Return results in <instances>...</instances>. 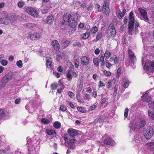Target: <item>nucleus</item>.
I'll use <instances>...</instances> for the list:
<instances>
[{
	"label": "nucleus",
	"mask_w": 154,
	"mask_h": 154,
	"mask_svg": "<svg viewBox=\"0 0 154 154\" xmlns=\"http://www.w3.org/2000/svg\"><path fill=\"white\" fill-rule=\"evenodd\" d=\"M63 19L64 22L68 23L70 27L69 32L73 33L76 30L77 21L70 14H66L63 16Z\"/></svg>",
	"instance_id": "1"
},
{
	"label": "nucleus",
	"mask_w": 154,
	"mask_h": 154,
	"mask_svg": "<svg viewBox=\"0 0 154 154\" xmlns=\"http://www.w3.org/2000/svg\"><path fill=\"white\" fill-rule=\"evenodd\" d=\"M146 124V121L144 119L140 120L137 122L133 121L131 122L129 125L131 130L130 131H131V130L135 131L143 127Z\"/></svg>",
	"instance_id": "2"
},
{
	"label": "nucleus",
	"mask_w": 154,
	"mask_h": 154,
	"mask_svg": "<svg viewBox=\"0 0 154 154\" xmlns=\"http://www.w3.org/2000/svg\"><path fill=\"white\" fill-rule=\"evenodd\" d=\"M3 18L0 19V23L7 25L11 23L12 17H8V13L6 11H3L2 13Z\"/></svg>",
	"instance_id": "3"
},
{
	"label": "nucleus",
	"mask_w": 154,
	"mask_h": 154,
	"mask_svg": "<svg viewBox=\"0 0 154 154\" xmlns=\"http://www.w3.org/2000/svg\"><path fill=\"white\" fill-rule=\"evenodd\" d=\"M64 140L65 141V144L66 146L69 148L74 149L75 148V145L74 143L75 141V138H69L68 137H64Z\"/></svg>",
	"instance_id": "4"
},
{
	"label": "nucleus",
	"mask_w": 154,
	"mask_h": 154,
	"mask_svg": "<svg viewBox=\"0 0 154 154\" xmlns=\"http://www.w3.org/2000/svg\"><path fill=\"white\" fill-rule=\"evenodd\" d=\"M154 132L152 128L149 127L144 132V135L143 136L142 140H145V139H148L150 138L152 136Z\"/></svg>",
	"instance_id": "5"
},
{
	"label": "nucleus",
	"mask_w": 154,
	"mask_h": 154,
	"mask_svg": "<svg viewBox=\"0 0 154 154\" xmlns=\"http://www.w3.org/2000/svg\"><path fill=\"white\" fill-rule=\"evenodd\" d=\"M24 9L27 13L35 17L38 16V13L34 8L31 7H24Z\"/></svg>",
	"instance_id": "6"
},
{
	"label": "nucleus",
	"mask_w": 154,
	"mask_h": 154,
	"mask_svg": "<svg viewBox=\"0 0 154 154\" xmlns=\"http://www.w3.org/2000/svg\"><path fill=\"white\" fill-rule=\"evenodd\" d=\"M138 11L142 16L140 19L149 23H150V20L148 18L146 11L142 8H138Z\"/></svg>",
	"instance_id": "7"
},
{
	"label": "nucleus",
	"mask_w": 154,
	"mask_h": 154,
	"mask_svg": "<svg viewBox=\"0 0 154 154\" xmlns=\"http://www.w3.org/2000/svg\"><path fill=\"white\" fill-rule=\"evenodd\" d=\"M143 68L145 70H147L149 73L154 72V60L148 64L146 62Z\"/></svg>",
	"instance_id": "8"
},
{
	"label": "nucleus",
	"mask_w": 154,
	"mask_h": 154,
	"mask_svg": "<svg viewBox=\"0 0 154 154\" xmlns=\"http://www.w3.org/2000/svg\"><path fill=\"white\" fill-rule=\"evenodd\" d=\"M68 134H65L64 137H68L69 138H74V137L78 134V132L75 130L70 128L68 130Z\"/></svg>",
	"instance_id": "9"
},
{
	"label": "nucleus",
	"mask_w": 154,
	"mask_h": 154,
	"mask_svg": "<svg viewBox=\"0 0 154 154\" xmlns=\"http://www.w3.org/2000/svg\"><path fill=\"white\" fill-rule=\"evenodd\" d=\"M77 73L72 70H68L66 72V76L68 80L69 81L72 79L73 76L76 77L77 76Z\"/></svg>",
	"instance_id": "10"
},
{
	"label": "nucleus",
	"mask_w": 154,
	"mask_h": 154,
	"mask_svg": "<svg viewBox=\"0 0 154 154\" xmlns=\"http://www.w3.org/2000/svg\"><path fill=\"white\" fill-rule=\"evenodd\" d=\"M107 33L109 36H114L116 34V30L114 26L112 24L109 25L108 27Z\"/></svg>",
	"instance_id": "11"
},
{
	"label": "nucleus",
	"mask_w": 154,
	"mask_h": 154,
	"mask_svg": "<svg viewBox=\"0 0 154 154\" xmlns=\"http://www.w3.org/2000/svg\"><path fill=\"white\" fill-rule=\"evenodd\" d=\"M81 63L84 66L88 65L89 63V60L88 57L86 56H83L81 58Z\"/></svg>",
	"instance_id": "12"
},
{
	"label": "nucleus",
	"mask_w": 154,
	"mask_h": 154,
	"mask_svg": "<svg viewBox=\"0 0 154 154\" xmlns=\"http://www.w3.org/2000/svg\"><path fill=\"white\" fill-rule=\"evenodd\" d=\"M141 99L142 101L144 102H149L151 100V99L150 95L146 92L143 95L141 96Z\"/></svg>",
	"instance_id": "13"
},
{
	"label": "nucleus",
	"mask_w": 154,
	"mask_h": 154,
	"mask_svg": "<svg viewBox=\"0 0 154 154\" xmlns=\"http://www.w3.org/2000/svg\"><path fill=\"white\" fill-rule=\"evenodd\" d=\"M126 13V10L125 8L123 9L122 12L119 9L116 12V15L117 17L120 19L122 18L124 16L125 13Z\"/></svg>",
	"instance_id": "14"
},
{
	"label": "nucleus",
	"mask_w": 154,
	"mask_h": 154,
	"mask_svg": "<svg viewBox=\"0 0 154 154\" xmlns=\"http://www.w3.org/2000/svg\"><path fill=\"white\" fill-rule=\"evenodd\" d=\"M34 139L33 138L30 139L29 138H27V144L28 146L29 147L30 146H33L34 147H35V143L37 142V140H33Z\"/></svg>",
	"instance_id": "15"
},
{
	"label": "nucleus",
	"mask_w": 154,
	"mask_h": 154,
	"mask_svg": "<svg viewBox=\"0 0 154 154\" xmlns=\"http://www.w3.org/2000/svg\"><path fill=\"white\" fill-rule=\"evenodd\" d=\"M139 136L136 135L134 136V138L133 140V141H134L136 143H137V145L139 143H141V142H143L145 140H142L141 138H142V136H140V138Z\"/></svg>",
	"instance_id": "16"
},
{
	"label": "nucleus",
	"mask_w": 154,
	"mask_h": 154,
	"mask_svg": "<svg viewBox=\"0 0 154 154\" xmlns=\"http://www.w3.org/2000/svg\"><path fill=\"white\" fill-rule=\"evenodd\" d=\"M128 53L131 62L134 63L136 60V57L134 56V53L132 50L130 49L128 50Z\"/></svg>",
	"instance_id": "17"
},
{
	"label": "nucleus",
	"mask_w": 154,
	"mask_h": 154,
	"mask_svg": "<svg viewBox=\"0 0 154 154\" xmlns=\"http://www.w3.org/2000/svg\"><path fill=\"white\" fill-rule=\"evenodd\" d=\"M147 148L149 151H154V142H151L146 144Z\"/></svg>",
	"instance_id": "18"
},
{
	"label": "nucleus",
	"mask_w": 154,
	"mask_h": 154,
	"mask_svg": "<svg viewBox=\"0 0 154 154\" xmlns=\"http://www.w3.org/2000/svg\"><path fill=\"white\" fill-rule=\"evenodd\" d=\"M103 10L106 15H108L109 14V7L106 6V2H105L103 5Z\"/></svg>",
	"instance_id": "19"
},
{
	"label": "nucleus",
	"mask_w": 154,
	"mask_h": 154,
	"mask_svg": "<svg viewBox=\"0 0 154 154\" xmlns=\"http://www.w3.org/2000/svg\"><path fill=\"white\" fill-rule=\"evenodd\" d=\"M113 140L109 138L106 139L104 141V143L108 145H112L113 144Z\"/></svg>",
	"instance_id": "20"
},
{
	"label": "nucleus",
	"mask_w": 154,
	"mask_h": 154,
	"mask_svg": "<svg viewBox=\"0 0 154 154\" xmlns=\"http://www.w3.org/2000/svg\"><path fill=\"white\" fill-rule=\"evenodd\" d=\"M141 152L142 153V154H153V152L151 150L149 151L147 149L146 150H143V149L140 150L139 151L138 153L140 154H141L140 153V152Z\"/></svg>",
	"instance_id": "21"
},
{
	"label": "nucleus",
	"mask_w": 154,
	"mask_h": 154,
	"mask_svg": "<svg viewBox=\"0 0 154 154\" xmlns=\"http://www.w3.org/2000/svg\"><path fill=\"white\" fill-rule=\"evenodd\" d=\"M70 41L69 40H66L63 42L61 44V47L62 49L66 48L70 43Z\"/></svg>",
	"instance_id": "22"
},
{
	"label": "nucleus",
	"mask_w": 154,
	"mask_h": 154,
	"mask_svg": "<svg viewBox=\"0 0 154 154\" xmlns=\"http://www.w3.org/2000/svg\"><path fill=\"white\" fill-rule=\"evenodd\" d=\"M134 18L133 11H131L129 15V21L130 23H134Z\"/></svg>",
	"instance_id": "23"
},
{
	"label": "nucleus",
	"mask_w": 154,
	"mask_h": 154,
	"mask_svg": "<svg viewBox=\"0 0 154 154\" xmlns=\"http://www.w3.org/2000/svg\"><path fill=\"white\" fill-rule=\"evenodd\" d=\"M134 24V23L129 22L128 28V32H131L133 30Z\"/></svg>",
	"instance_id": "24"
},
{
	"label": "nucleus",
	"mask_w": 154,
	"mask_h": 154,
	"mask_svg": "<svg viewBox=\"0 0 154 154\" xmlns=\"http://www.w3.org/2000/svg\"><path fill=\"white\" fill-rule=\"evenodd\" d=\"M61 123L58 121L55 122L53 124V126L57 129L61 127Z\"/></svg>",
	"instance_id": "25"
},
{
	"label": "nucleus",
	"mask_w": 154,
	"mask_h": 154,
	"mask_svg": "<svg viewBox=\"0 0 154 154\" xmlns=\"http://www.w3.org/2000/svg\"><path fill=\"white\" fill-rule=\"evenodd\" d=\"M130 82L127 79H125L124 82L123 87L124 88H126L128 87L129 84Z\"/></svg>",
	"instance_id": "26"
},
{
	"label": "nucleus",
	"mask_w": 154,
	"mask_h": 154,
	"mask_svg": "<svg viewBox=\"0 0 154 154\" xmlns=\"http://www.w3.org/2000/svg\"><path fill=\"white\" fill-rule=\"evenodd\" d=\"M90 35V32L88 31H87L85 33L83 34L82 38L85 39L89 37Z\"/></svg>",
	"instance_id": "27"
},
{
	"label": "nucleus",
	"mask_w": 154,
	"mask_h": 154,
	"mask_svg": "<svg viewBox=\"0 0 154 154\" xmlns=\"http://www.w3.org/2000/svg\"><path fill=\"white\" fill-rule=\"evenodd\" d=\"M26 26L29 28H33L36 26L35 24L33 23H29L25 24Z\"/></svg>",
	"instance_id": "28"
},
{
	"label": "nucleus",
	"mask_w": 154,
	"mask_h": 154,
	"mask_svg": "<svg viewBox=\"0 0 154 154\" xmlns=\"http://www.w3.org/2000/svg\"><path fill=\"white\" fill-rule=\"evenodd\" d=\"M148 114L149 117L152 119L154 120V113L151 110H149L148 112Z\"/></svg>",
	"instance_id": "29"
},
{
	"label": "nucleus",
	"mask_w": 154,
	"mask_h": 154,
	"mask_svg": "<svg viewBox=\"0 0 154 154\" xmlns=\"http://www.w3.org/2000/svg\"><path fill=\"white\" fill-rule=\"evenodd\" d=\"M111 53L108 51H106L104 54V57L106 59L108 58L111 55Z\"/></svg>",
	"instance_id": "30"
},
{
	"label": "nucleus",
	"mask_w": 154,
	"mask_h": 154,
	"mask_svg": "<svg viewBox=\"0 0 154 154\" xmlns=\"http://www.w3.org/2000/svg\"><path fill=\"white\" fill-rule=\"evenodd\" d=\"M29 36L30 38L32 40H34L36 39V38L35 37V33L29 34Z\"/></svg>",
	"instance_id": "31"
},
{
	"label": "nucleus",
	"mask_w": 154,
	"mask_h": 154,
	"mask_svg": "<svg viewBox=\"0 0 154 154\" xmlns=\"http://www.w3.org/2000/svg\"><path fill=\"white\" fill-rule=\"evenodd\" d=\"M122 70L121 68H119L117 71L116 77V78H118L121 75V72Z\"/></svg>",
	"instance_id": "32"
},
{
	"label": "nucleus",
	"mask_w": 154,
	"mask_h": 154,
	"mask_svg": "<svg viewBox=\"0 0 154 154\" xmlns=\"http://www.w3.org/2000/svg\"><path fill=\"white\" fill-rule=\"evenodd\" d=\"M118 85H116L114 87V92L113 93V96H116L117 94V91L118 89Z\"/></svg>",
	"instance_id": "33"
},
{
	"label": "nucleus",
	"mask_w": 154,
	"mask_h": 154,
	"mask_svg": "<svg viewBox=\"0 0 154 154\" xmlns=\"http://www.w3.org/2000/svg\"><path fill=\"white\" fill-rule=\"evenodd\" d=\"M35 37L36 39H38L42 36V33L39 32H35Z\"/></svg>",
	"instance_id": "34"
},
{
	"label": "nucleus",
	"mask_w": 154,
	"mask_h": 154,
	"mask_svg": "<svg viewBox=\"0 0 154 154\" xmlns=\"http://www.w3.org/2000/svg\"><path fill=\"white\" fill-rule=\"evenodd\" d=\"M90 97V96L87 93H85L83 95V98L85 100H89Z\"/></svg>",
	"instance_id": "35"
},
{
	"label": "nucleus",
	"mask_w": 154,
	"mask_h": 154,
	"mask_svg": "<svg viewBox=\"0 0 154 154\" xmlns=\"http://www.w3.org/2000/svg\"><path fill=\"white\" fill-rule=\"evenodd\" d=\"M98 31L97 28L96 26L93 27L91 29V32L92 33H95Z\"/></svg>",
	"instance_id": "36"
},
{
	"label": "nucleus",
	"mask_w": 154,
	"mask_h": 154,
	"mask_svg": "<svg viewBox=\"0 0 154 154\" xmlns=\"http://www.w3.org/2000/svg\"><path fill=\"white\" fill-rule=\"evenodd\" d=\"M93 62L95 66H99V63L97 58H94L93 60Z\"/></svg>",
	"instance_id": "37"
},
{
	"label": "nucleus",
	"mask_w": 154,
	"mask_h": 154,
	"mask_svg": "<svg viewBox=\"0 0 154 154\" xmlns=\"http://www.w3.org/2000/svg\"><path fill=\"white\" fill-rule=\"evenodd\" d=\"M149 108L153 111H154V102H151L149 104Z\"/></svg>",
	"instance_id": "38"
},
{
	"label": "nucleus",
	"mask_w": 154,
	"mask_h": 154,
	"mask_svg": "<svg viewBox=\"0 0 154 154\" xmlns=\"http://www.w3.org/2000/svg\"><path fill=\"white\" fill-rule=\"evenodd\" d=\"M17 66L20 68H21L23 66V63L21 60H19L17 62Z\"/></svg>",
	"instance_id": "39"
},
{
	"label": "nucleus",
	"mask_w": 154,
	"mask_h": 154,
	"mask_svg": "<svg viewBox=\"0 0 154 154\" xmlns=\"http://www.w3.org/2000/svg\"><path fill=\"white\" fill-rule=\"evenodd\" d=\"M57 85L56 83H54L51 85V88L52 90H54L57 89Z\"/></svg>",
	"instance_id": "40"
},
{
	"label": "nucleus",
	"mask_w": 154,
	"mask_h": 154,
	"mask_svg": "<svg viewBox=\"0 0 154 154\" xmlns=\"http://www.w3.org/2000/svg\"><path fill=\"white\" fill-rule=\"evenodd\" d=\"M8 63V62L7 60H3L1 62V64L3 66H6Z\"/></svg>",
	"instance_id": "41"
},
{
	"label": "nucleus",
	"mask_w": 154,
	"mask_h": 154,
	"mask_svg": "<svg viewBox=\"0 0 154 154\" xmlns=\"http://www.w3.org/2000/svg\"><path fill=\"white\" fill-rule=\"evenodd\" d=\"M12 73H9L6 75L5 76L10 80L12 78Z\"/></svg>",
	"instance_id": "42"
},
{
	"label": "nucleus",
	"mask_w": 154,
	"mask_h": 154,
	"mask_svg": "<svg viewBox=\"0 0 154 154\" xmlns=\"http://www.w3.org/2000/svg\"><path fill=\"white\" fill-rule=\"evenodd\" d=\"M128 108H126L125 110L124 116L125 118H126L128 116Z\"/></svg>",
	"instance_id": "43"
},
{
	"label": "nucleus",
	"mask_w": 154,
	"mask_h": 154,
	"mask_svg": "<svg viewBox=\"0 0 154 154\" xmlns=\"http://www.w3.org/2000/svg\"><path fill=\"white\" fill-rule=\"evenodd\" d=\"M60 109L61 111L65 112L66 110V107L65 106L62 105L60 106Z\"/></svg>",
	"instance_id": "44"
},
{
	"label": "nucleus",
	"mask_w": 154,
	"mask_h": 154,
	"mask_svg": "<svg viewBox=\"0 0 154 154\" xmlns=\"http://www.w3.org/2000/svg\"><path fill=\"white\" fill-rule=\"evenodd\" d=\"M97 107V104H94L93 105L90 107L89 110H94Z\"/></svg>",
	"instance_id": "45"
},
{
	"label": "nucleus",
	"mask_w": 154,
	"mask_h": 154,
	"mask_svg": "<svg viewBox=\"0 0 154 154\" xmlns=\"http://www.w3.org/2000/svg\"><path fill=\"white\" fill-rule=\"evenodd\" d=\"M56 132L55 130H49V135L56 134Z\"/></svg>",
	"instance_id": "46"
},
{
	"label": "nucleus",
	"mask_w": 154,
	"mask_h": 154,
	"mask_svg": "<svg viewBox=\"0 0 154 154\" xmlns=\"http://www.w3.org/2000/svg\"><path fill=\"white\" fill-rule=\"evenodd\" d=\"M74 62L75 67L76 68H78L79 64V62L77 59L75 60L74 61Z\"/></svg>",
	"instance_id": "47"
},
{
	"label": "nucleus",
	"mask_w": 154,
	"mask_h": 154,
	"mask_svg": "<svg viewBox=\"0 0 154 154\" xmlns=\"http://www.w3.org/2000/svg\"><path fill=\"white\" fill-rule=\"evenodd\" d=\"M112 83L110 82H107L106 87L107 88H109L112 87Z\"/></svg>",
	"instance_id": "48"
},
{
	"label": "nucleus",
	"mask_w": 154,
	"mask_h": 154,
	"mask_svg": "<svg viewBox=\"0 0 154 154\" xmlns=\"http://www.w3.org/2000/svg\"><path fill=\"white\" fill-rule=\"evenodd\" d=\"M9 80L5 76L3 78L2 80V82L3 83H5L8 82Z\"/></svg>",
	"instance_id": "49"
},
{
	"label": "nucleus",
	"mask_w": 154,
	"mask_h": 154,
	"mask_svg": "<svg viewBox=\"0 0 154 154\" xmlns=\"http://www.w3.org/2000/svg\"><path fill=\"white\" fill-rule=\"evenodd\" d=\"M41 122L45 124H48V120L46 118H42V119Z\"/></svg>",
	"instance_id": "50"
},
{
	"label": "nucleus",
	"mask_w": 154,
	"mask_h": 154,
	"mask_svg": "<svg viewBox=\"0 0 154 154\" xmlns=\"http://www.w3.org/2000/svg\"><path fill=\"white\" fill-rule=\"evenodd\" d=\"M48 2V0H42V5L41 7H44L46 4L47 5V3L45 4V3H47Z\"/></svg>",
	"instance_id": "51"
},
{
	"label": "nucleus",
	"mask_w": 154,
	"mask_h": 154,
	"mask_svg": "<svg viewBox=\"0 0 154 154\" xmlns=\"http://www.w3.org/2000/svg\"><path fill=\"white\" fill-rule=\"evenodd\" d=\"M5 112L0 109V116H5Z\"/></svg>",
	"instance_id": "52"
},
{
	"label": "nucleus",
	"mask_w": 154,
	"mask_h": 154,
	"mask_svg": "<svg viewBox=\"0 0 154 154\" xmlns=\"http://www.w3.org/2000/svg\"><path fill=\"white\" fill-rule=\"evenodd\" d=\"M114 63L115 64H117L119 63V59L117 57H116L114 58Z\"/></svg>",
	"instance_id": "53"
},
{
	"label": "nucleus",
	"mask_w": 154,
	"mask_h": 154,
	"mask_svg": "<svg viewBox=\"0 0 154 154\" xmlns=\"http://www.w3.org/2000/svg\"><path fill=\"white\" fill-rule=\"evenodd\" d=\"M102 36V35L101 33L98 32L96 38L97 40H98L101 38Z\"/></svg>",
	"instance_id": "54"
},
{
	"label": "nucleus",
	"mask_w": 154,
	"mask_h": 154,
	"mask_svg": "<svg viewBox=\"0 0 154 154\" xmlns=\"http://www.w3.org/2000/svg\"><path fill=\"white\" fill-rule=\"evenodd\" d=\"M24 3L23 2H19L17 4L18 7L21 8L24 5Z\"/></svg>",
	"instance_id": "55"
},
{
	"label": "nucleus",
	"mask_w": 154,
	"mask_h": 154,
	"mask_svg": "<svg viewBox=\"0 0 154 154\" xmlns=\"http://www.w3.org/2000/svg\"><path fill=\"white\" fill-rule=\"evenodd\" d=\"M57 45H55L54 46H53L54 49L56 51H58L60 49V45L59 44H56Z\"/></svg>",
	"instance_id": "56"
},
{
	"label": "nucleus",
	"mask_w": 154,
	"mask_h": 154,
	"mask_svg": "<svg viewBox=\"0 0 154 154\" xmlns=\"http://www.w3.org/2000/svg\"><path fill=\"white\" fill-rule=\"evenodd\" d=\"M52 45L53 46H54L55 45H57L56 44H59L58 42L56 40H53L52 42Z\"/></svg>",
	"instance_id": "57"
},
{
	"label": "nucleus",
	"mask_w": 154,
	"mask_h": 154,
	"mask_svg": "<svg viewBox=\"0 0 154 154\" xmlns=\"http://www.w3.org/2000/svg\"><path fill=\"white\" fill-rule=\"evenodd\" d=\"M106 66L107 68L109 69L110 67L112 66V64L109 63L108 62H106Z\"/></svg>",
	"instance_id": "58"
},
{
	"label": "nucleus",
	"mask_w": 154,
	"mask_h": 154,
	"mask_svg": "<svg viewBox=\"0 0 154 154\" xmlns=\"http://www.w3.org/2000/svg\"><path fill=\"white\" fill-rule=\"evenodd\" d=\"M68 94L69 96L71 98H73V97H74V94L71 92V91H68Z\"/></svg>",
	"instance_id": "59"
},
{
	"label": "nucleus",
	"mask_w": 154,
	"mask_h": 154,
	"mask_svg": "<svg viewBox=\"0 0 154 154\" xmlns=\"http://www.w3.org/2000/svg\"><path fill=\"white\" fill-rule=\"evenodd\" d=\"M86 89V92L88 93H90L92 91V89L90 87L86 88H85Z\"/></svg>",
	"instance_id": "60"
},
{
	"label": "nucleus",
	"mask_w": 154,
	"mask_h": 154,
	"mask_svg": "<svg viewBox=\"0 0 154 154\" xmlns=\"http://www.w3.org/2000/svg\"><path fill=\"white\" fill-rule=\"evenodd\" d=\"M73 45L74 46H78L79 47H80L81 46V44L80 42H75L73 44Z\"/></svg>",
	"instance_id": "61"
},
{
	"label": "nucleus",
	"mask_w": 154,
	"mask_h": 154,
	"mask_svg": "<svg viewBox=\"0 0 154 154\" xmlns=\"http://www.w3.org/2000/svg\"><path fill=\"white\" fill-rule=\"evenodd\" d=\"M53 73L54 75L57 78H59L60 77V75H61V74L59 72H53Z\"/></svg>",
	"instance_id": "62"
},
{
	"label": "nucleus",
	"mask_w": 154,
	"mask_h": 154,
	"mask_svg": "<svg viewBox=\"0 0 154 154\" xmlns=\"http://www.w3.org/2000/svg\"><path fill=\"white\" fill-rule=\"evenodd\" d=\"M105 75L106 76H109L111 75V72H110L107 71L106 70H105L104 71Z\"/></svg>",
	"instance_id": "63"
},
{
	"label": "nucleus",
	"mask_w": 154,
	"mask_h": 154,
	"mask_svg": "<svg viewBox=\"0 0 154 154\" xmlns=\"http://www.w3.org/2000/svg\"><path fill=\"white\" fill-rule=\"evenodd\" d=\"M152 14L150 18L152 21H154V9L152 10Z\"/></svg>",
	"instance_id": "64"
}]
</instances>
